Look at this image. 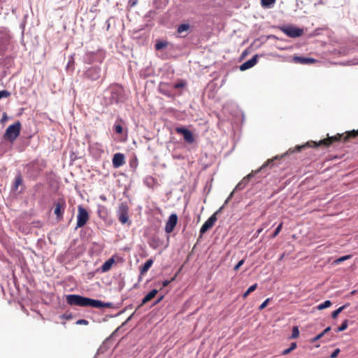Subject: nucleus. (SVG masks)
Listing matches in <instances>:
<instances>
[{"label":"nucleus","mask_w":358,"mask_h":358,"mask_svg":"<svg viewBox=\"0 0 358 358\" xmlns=\"http://www.w3.org/2000/svg\"><path fill=\"white\" fill-rule=\"evenodd\" d=\"M358 136V129L352 130L351 131L347 132L346 134H337L334 136L328 137L323 140H320L318 142L316 141H308L305 145H297L294 151L300 152L303 148L306 147H311L316 148L318 146H324L326 148L329 147L335 142L340 141L343 140L344 142H347L351 138H355Z\"/></svg>","instance_id":"f257e3e1"},{"label":"nucleus","mask_w":358,"mask_h":358,"mask_svg":"<svg viewBox=\"0 0 358 358\" xmlns=\"http://www.w3.org/2000/svg\"><path fill=\"white\" fill-rule=\"evenodd\" d=\"M66 299L67 303L70 306L97 308L112 307L111 303H104L99 300L90 299L78 294L67 295Z\"/></svg>","instance_id":"f03ea898"},{"label":"nucleus","mask_w":358,"mask_h":358,"mask_svg":"<svg viewBox=\"0 0 358 358\" xmlns=\"http://www.w3.org/2000/svg\"><path fill=\"white\" fill-rule=\"evenodd\" d=\"M116 214L119 222L122 224H128L131 225V221L129 220V206L127 201H122L118 204Z\"/></svg>","instance_id":"7ed1b4c3"},{"label":"nucleus","mask_w":358,"mask_h":358,"mask_svg":"<svg viewBox=\"0 0 358 358\" xmlns=\"http://www.w3.org/2000/svg\"><path fill=\"white\" fill-rule=\"evenodd\" d=\"M278 159V157H275L271 159H268L259 169L252 171L250 173L244 177L241 182H239L235 187L234 190H241L248 185L249 180L260 171L263 170L265 167L269 166L274 160Z\"/></svg>","instance_id":"20e7f679"},{"label":"nucleus","mask_w":358,"mask_h":358,"mask_svg":"<svg viewBox=\"0 0 358 358\" xmlns=\"http://www.w3.org/2000/svg\"><path fill=\"white\" fill-rule=\"evenodd\" d=\"M21 130V124L19 121L15 123L9 125L6 129V132L3 134V138L13 142L20 135Z\"/></svg>","instance_id":"39448f33"},{"label":"nucleus","mask_w":358,"mask_h":358,"mask_svg":"<svg viewBox=\"0 0 358 358\" xmlns=\"http://www.w3.org/2000/svg\"><path fill=\"white\" fill-rule=\"evenodd\" d=\"M10 36L9 31L3 27H0V55H3L8 49Z\"/></svg>","instance_id":"423d86ee"},{"label":"nucleus","mask_w":358,"mask_h":358,"mask_svg":"<svg viewBox=\"0 0 358 358\" xmlns=\"http://www.w3.org/2000/svg\"><path fill=\"white\" fill-rule=\"evenodd\" d=\"M90 219L87 210L82 206H78L77 225L76 229L85 226Z\"/></svg>","instance_id":"0eeeda50"},{"label":"nucleus","mask_w":358,"mask_h":358,"mask_svg":"<svg viewBox=\"0 0 358 358\" xmlns=\"http://www.w3.org/2000/svg\"><path fill=\"white\" fill-rule=\"evenodd\" d=\"M66 204L64 199H59L55 203L54 213L59 221L63 219V215L66 208Z\"/></svg>","instance_id":"6e6552de"},{"label":"nucleus","mask_w":358,"mask_h":358,"mask_svg":"<svg viewBox=\"0 0 358 358\" xmlns=\"http://www.w3.org/2000/svg\"><path fill=\"white\" fill-rule=\"evenodd\" d=\"M282 30L287 36L292 38L301 36L303 34V30L302 29L292 26L284 27Z\"/></svg>","instance_id":"1a4fd4ad"},{"label":"nucleus","mask_w":358,"mask_h":358,"mask_svg":"<svg viewBox=\"0 0 358 358\" xmlns=\"http://www.w3.org/2000/svg\"><path fill=\"white\" fill-rule=\"evenodd\" d=\"M175 131L178 134L183 136L184 140L188 143H192L194 141L193 134L189 129L185 127H176Z\"/></svg>","instance_id":"9d476101"},{"label":"nucleus","mask_w":358,"mask_h":358,"mask_svg":"<svg viewBox=\"0 0 358 358\" xmlns=\"http://www.w3.org/2000/svg\"><path fill=\"white\" fill-rule=\"evenodd\" d=\"M217 212L215 213L212 215L202 225L200 229V234H204L208 230L211 229L217 221Z\"/></svg>","instance_id":"9b49d317"},{"label":"nucleus","mask_w":358,"mask_h":358,"mask_svg":"<svg viewBox=\"0 0 358 358\" xmlns=\"http://www.w3.org/2000/svg\"><path fill=\"white\" fill-rule=\"evenodd\" d=\"M178 215L176 213L171 214L166 222L165 231L166 234H171L178 223Z\"/></svg>","instance_id":"f8f14e48"},{"label":"nucleus","mask_w":358,"mask_h":358,"mask_svg":"<svg viewBox=\"0 0 358 358\" xmlns=\"http://www.w3.org/2000/svg\"><path fill=\"white\" fill-rule=\"evenodd\" d=\"M100 73L99 67H91L85 72V76L91 80H96L100 78Z\"/></svg>","instance_id":"ddd939ff"},{"label":"nucleus","mask_w":358,"mask_h":358,"mask_svg":"<svg viewBox=\"0 0 358 358\" xmlns=\"http://www.w3.org/2000/svg\"><path fill=\"white\" fill-rule=\"evenodd\" d=\"M125 163L124 155L122 153H116L113 157V166L114 168H119Z\"/></svg>","instance_id":"4468645a"},{"label":"nucleus","mask_w":358,"mask_h":358,"mask_svg":"<svg viewBox=\"0 0 358 358\" xmlns=\"http://www.w3.org/2000/svg\"><path fill=\"white\" fill-rule=\"evenodd\" d=\"M258 59V55H254L250 59L244 62L243 64L240 66L241 71H245L248 69L253 67L257 63Z\"/></svg>","instance_id":"2eb2a0df"},{"label":"nucleus","mask_w":358,"mask_h":358,"mask_svg":"<svg viewBox=\"0 0 358 358\" xmlns=\"http://www.w3.org/2000/svg\"><path fill=\"white\" fill-rule=\"evenodd\" d=\"M293 61L295 63L301 64H312L316 62V59L310 57H303L299 56H295L293 57Z\"/></svg>","instance_id":"dca6fc26"},{"label":"nucleus","mask_w":358,"mask_h":358,"mask_svg":"<svg viewBox=\"0 0 358 358\" xmlns=\"http://www.w3.org/2000/svg\"><path fill=\"white\" fill-rule=\"evenodd\" d=\"M22 182L23 180L21 174H18L17 176H16L12 186V191L14 192L22 193L23 192V189L18 191V187L20 186H22Z\"/></svg>","instance_id":"f3484780"},{"label":"nucleus","mask_w":358,"mask_h":358,"mask_svg":"<svg viewBox=\"0 0 358 358\" xmlns=\"http://www.w3.org/2000/svg\"><path fill=\"white\" fill-rule=\"evenodd\" d=\"M158 291L157 289H152L151 290L147 295L145 296V297L142 300V303L141 306H143L148 303V301H151L157 294Z\"/></svg>","instance_id":"a211bd4d"},{"label":"nucleus","mask_w":358,"mask_h":358,"mask_svg":"<svg viewBox=\"0 0 358 358\" xmlns=\"http://www.w3.org/2000/svg\"><path fill=\"white\" fill-rule=\"evenodd\" d=\"M115 264V259L113 257L110 258L106 262H105L103 265L101 266V271L103 272H107L108 271L112 266Z\"/></svg>","instance_id":"6ab92c4d"},{"label":"nucleus","mask_w":358,"mask_h":358,"mask_svg":"<svg viewBox=\"0 0 358 358\" xmlns=\"http://www.w3.org/2000/svg\"><path fill=\"white\" fill-rule=\"evenodd\" d=\"M153 264V260L150 259L145 262V263L140 268V273L141 275H145L148 271L150 269V268Z\"/></svg>","instance_id":"aec40b11"},{"label":"nucleus","mask_w":358,"mask_h":358,"mask_svg":"<svg viewBox=\"0 0 358 358\" xmlns=\"http://www.w3.org/2000/svg\"><path fill=\"white\" fill-rule=\"evenodd\" d=\"M189 29H190L189 24H180L178 27L177 33L178 34H180L181 37H185L187 36V34L182 35V34L183 32H185V31H187Z\"/></svg>","instance_id":"412c9836"},{"label":"nucleus","mask_w":358,"mask_h":358,"mask_svg":"<svg viewBox=\"0 0 358 358\" xmlns=\"http://www.w3.org/2000/svg\"><path fill=\"white\" fill-rule=\"evenodd\" d=\"M168 86V84L167 83H162L160 84L159 85V92L166 95V96H171V94L168 92V90H166V87Z\"/></svg>","instance_id":"4be33fe9"},{"label":"nucleus","mask_w":358,"mask_h":358,"mask_svg":"<svg viewBox=\"0 0 358 358\" xmlns=\"http://www.w3.org/2000/svg\"><path fill=\"white\" fill-rule=\"evenodd\" d=\"M276 0H261V4L264 8H270Z\"/></svg>","instance_id":"5701e85b"},{"label":"nucleus","mask_w":358,"mask_h":358,"mask_svg":"<svg viewBox=\"0 0 358 358\" xmlns=\"http://www.w3.org/2000/svg\"><path fill=\"white\" fill-rule=\"evenodd\" d=\"M346 306H347V305H344L343 306H341L336 310H334L331 314L332 318L336 319L338 317V315H339V313H341L346 308Z\"/></svg>","instance_id":"b1692460"},{"label":"nucleus","mask_w":358,"mask_h":358,"mask_svg":"<svg viewBox=\"0 0 358 358\" xmlns=\"http://www.w3.org/2000/svg\"><path fill=\"white\" fill-rule=\"evenodd\" d=\"M167 46V43L164 41H157L155 43V48L157 50H160Z\"/></svg>","instance_id":"393cba45"},{"label":"nucleus","mask_w":358,"mask_h":358,"mask_svg":"<svg viewBox=\"0 0 358 358\" xmlns=\"http://www.w3.org/2000/svg\"><path fill=\"white\" fill-rule=\"evenodd\" d=\"M331 306V302L329 300L325 301L324 303L317 306L318 310H323L324 308H329Z\"/></svg>","instance_id":"a878e982"},{"label":"nucleus","mask_w":358,"mask_h":358,"mask_svg":"<svg viewBox=\"0 0 358 358\" xmlns=\"http://www.w3.org/2000/svg\"><path fill=\"white\" fill-rule=\"evenodd\" d=\"M299 330L298 327H296V326L293 327L290 338H292V339L296 338L299 337Z\"/></svg>","instance_id":"bb28decb"},{"label":"nucleus","mask_w":358,"mask_h":358,"mask_svg":"<svg viewBox=\"0 0 358 358\" xmlns=\"http://www.w3.org/2000/svg\"><path fill=\"white\" fill-rule=\"evenodd\" d=\"M187 85L186 81L181 80L178 83L173 85L175 89L183 88Z\"/></svg>","instance_id":"cd10ccee"},{"label":"nucleus","mask_w":358,"mask_h":358,"mask_svg":"<svg viewBox=\"0 0 358 358\" xmlns=\"http://www.w3.org/2000/svg\"><path fill=\"white\" fill-rule=\"evenodd\" d=\"M348 320H344L343 322V323L341 324V325L338 328L337 331L339 332V331H343L345 330L348 328Z\"/></svg>","instance_id":"c85d7f7f"},{"label":"nucleus","mask_w":358,"mask_h":358,"mask_svg":"<svg viewBox=\"0 0 358 358\" xmlns=\"http://www.w3.org/2000/svg\"><path fill=\"white\" fill-rule=\"evenodd\" d=\"M351 257V255H345V256H343V257H341L340 258L337 259L336 260L334 261V263L335 264H340L347 259H349Z\"/></svg>","instance_id":"c756f323"},{"label":"nucleus","mask_w":358,"mask_h":358,"mask_svg":"<svg viewBox=\"0 0 358 358\" xmlns=\"http://www.w3.org/2000/svg\"><path fill=\"white\" fill-rule=\"evenodd\" d=\"M282 224L283 223L281 222L278 226V227L275 229V231L273 232V234H272V238H275L276 237L279 233L280 232L281 229H282Z\"/></svg>","instance_id":"7c9ffc66"},{"label":"nucleus","mask_w":358,"mask_h":358,"mask_svg":"<svg viewBox=\"0 0 358 358\" xmlns=\"http://www.w3.org/2000/svg\"><path fill=\"white\" fill-rule=\"evenodd\" d=\"M10 96V92L7 90H1L0 91V99L2 98H6Z\"/></svg>","instance_id":"2f4dec72"},{"label":"nucleus","mask_w":358,"mask_h":358,"mask_svg":"<svg viewBox=\"0 0 358 358\" xmlns=\"http://www.w3.org/2000/svg\"><path fill=\"white\" fill-rule=\"evenodd\" d=\"M114 129L117 134H122L123 131V128L120 124H115Z\"/></svg>","instance_id":"473e14b6"},{"label":"nucleus","mask_w":358,"mask_h":358,"mask_svg":"<svg viewBox=\"0 0 358 358\" xmlns=\"http://www.w3.org/2000/svg\"><path fill=\"white\" fill-rule=\"evenodd\" d=\"M269 301H270V299H266V300H265V301H264V302L260 305V306L259 307V310H263L264 308H265L267 306V305H268V303Z\"/></svg>","instance_id":"72a5a7b5"},{"label":"nucleus","mask_w":358,"mask_h":358,"mask_svg":"<svg viewBox=\"0 0 358 358\" xmlns=\"http://www.w3.org/2000/svg\"><path fill=\"white\" fill-rule=\"evenodd\" d=\"M76 323V324L79 325H87L89 324V322L85 319H80L78 320Z\"/></svg>","instance_id":"f704fd0d"},{"label":"nucleus","mask_w":358,"mask_h":358,"mask_svg":"<svg viewBox=\"0 0 358 358\" xmlns=\"http://www.w3.org/2000/svg\"><path fill=\"white\" fill-rule=\"evenodd\" d=\"M323 336V334L320 333L310 340V343H315L320 340Z\"/></svg>","instance_id":"c9c22d12"},{"label":"nucleus","mask_w":358,"mask_h":358,"mask_svg":"<svg viewBox=\"0 0 358 358\" xmlns=\"http://www.w3.org/2000/svg\"><path fill=\"white\" fill-rule=\"evenodd\" d=\"M244 259H241V261H239L238 263L234 266V271H238L240 268V267L244 264Z\"/></svg>","instance_id":"e433bc0d"},{"label":"nucleus","mask_w":358,"mask_h":358,"mask_svg":"<svg viewBox=\"0 0 358 358\" xmlns=\"http://www.w3.org/2000/svg\"><path fill=\"white\" fill-rule=\"evenodd\" d=\"M340 352V349L337 348L330 355L331 358H336Z\"/></svg>","instance_id":"4c0bfd02"},{"label":"nucleus","mask_w":358,"mask_h":358,"mask_svg":"<svg viewBox=\"0 0 358 358\" xmlns=\"http://www.w3.org/2000/svg\"><path fill=\"white\" fill-rule=\"evenodd\" d=\"M257 283H255V284L252 285V286H250V287L248 289V290L250 293H252V292H254V291L257 289Z\"/></svg>","instance_id":"58836bf2"},{"label":"nucleus","mask_w":358,"mask_h":358,"mask_svg":"<svg viewBox=\"0 0 358 358\" xmlns=\"http://www.w3.org/2000/svg\"><path fill=\"white\" fill-rule=\"evenodd\" d=\"M292 350L289 348L287 349H285L282 352V355H287L288 354H289Z\"/></svg>","instance_id":"ea45409f"},{"label":"nucleus","mask_w":358,"mask_h":358,"mask_svg":"<svg viewBox=\"0 0 358 358\" xmlns=\"http://www.w3.org/2000/svg\"><path fill=\"white\" fill-rule=\"evenodd\" d=\"M174 280V278H173L171 280H164L162 282L163 287H166L169 285V283Z\"/></svg>","instance_id":"a19ab883"},{"label":"nucleus","mask_w":358,"mask_h":358,"mask_svg":"<svg viewBox=\"0 0 358 358\" xmlns=\"http://www.w3.org/2000/svg\"><path fill=\"white\" fill-rule=\"evenodd\" d=\"M263 229H264V227H262V228L259 229L257 231V232L255 233V234L254 235V237H255V238L258 237V236H259V234L263 231Z\"/></svg>","instance_id":"79ce46f5"},{"label":"nucleus","mask_w":358,"mask_h":358,"mask_svg":"<svg viewBox=\"0 0 358 358\" xmlns=\"http://www.w3.org/2000/svg\"><path fill=\"white\" fill-rule=\"evenodd\" d=\"M296 347H297L296 343L294 342V343H291L289 348L293 351L294 350H295L296 348Z\"/></svg>","instance_id":"37998d69"},{"label":"nucleus","mask_w":358,"mask_h":358,"mask_svg":"<svg viewBox=\"0 0 358 358\" xmlns=\"http://www.w3.org/2000/svg\"><path fill=\"white\" fill-rule=\"evenodd\" d=\"M331 330V327H327L322 332H321L322 334H323V336L324 334H326L327 333H328L329 331Z\"/></svg>","instance_id":"c03bdc74"},{"label":"nucleus","mask_w":358,"mask_h":358,"mask_svg":"<svg viewBox=\"0 0 358 358\" xmlns=\"http://www.w3.org/2000/svg\"><path fill=\"white\" fill-rule=\"evenodd\" d=\"M250 294V292L247 289V291L243 294V298L245 299Z\"/></svg>","instance_id":"a18cd8bd"},{"label":"nucleus","mask_w":358,"mask_h":358,"mask_svg":"<svg viewBox=\"0 0 358 358\" xmlns=\"http://www.w3.org/2000/svg\"><path fill=\"white\" fill-rule=\"evenodd\" d=\"M63 317L67 319V320H69L71 318V316L69 315H63Z\"/></svg>","instance_id":"49530a36"},{"label":"nucleus","mask_w":358,"mask_h":358,"mask_svg":"<svg viewBox=\"0 0 358 358\" xmlns=\"http://www.w3.org/2000/svg\"><path fill=\"white\" fill-rule=\"evenodd\" d=\"M233 194H234V192H232L230 194V195H229V198L227 199V200L226 201V202H227V201H228L229 199H230L232 197Z\"/></svg>","instance_id":"de8ad7c7"},{"label":"nucleus","mask_w":358,"mask_h":358,"mask_svg":"<svg viewBox=\"0 0 358 358\" xmlns=\"http://www.w3.org/2000/svg\"><path fill=\"white\" fill-rule=\"evenodd\" d=\"M101 199L103 200V201H106V198L105 196H100Z\"/></svg>","instance_id":"09e8293b"},{"label":"nucleus","mask_w":358,"mask_h":358,"mask_svg":"<svg viewBox=\"0 0 358 358\" xmlns=\"http://www.w3.org/2000/svg\"><path fill=\"white\" fill-rule=\"evenodd\" d=\"M136 4V1H133L131 3V6H133Z\"/></svg>","instance_id":"8fccbe9b"},{"label":"nucleus","mask_w":358,"mask_h":358,"mask_svg":"<svg viewBox=\"0 0 358 358\" xmlns=\"http://www.w3.org/2000/svg\"><path fill=\"white\" fill-rule=\"evenodd\" d=\"M355 291L351 292L352 294H355Z\"/></svg>","instance_id":"3c124183"},{"label":"nucleus","mask_w":358,"mask_h":358,"mask_svg":"<svg viewBox=\"0 0 358 358\" xmlns=\"http://www.w3.org/2000/svg\"><path fill=\"white\" fill-rule=\"evenodd\" d=\"M162 299V297H161L160 299H159V300L157 301V302H159V301H161Z\"/></svg>","instance_id":"603ef678"}]
</instances>
